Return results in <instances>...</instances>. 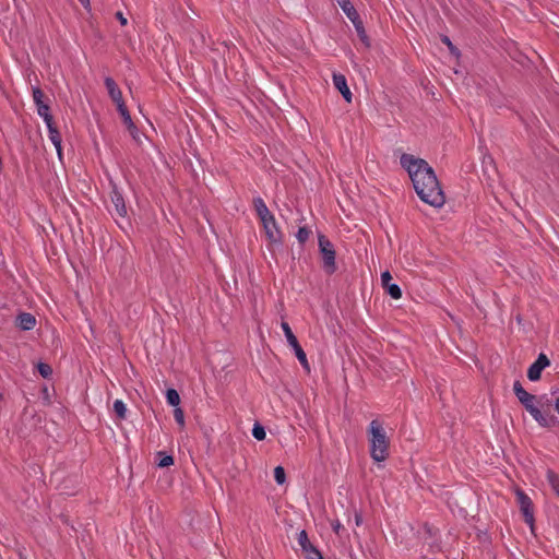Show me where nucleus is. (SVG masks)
Masks as SVG:
<instances>
[{"mask_svg": "<svg viewBox=\"0 0 559 559\" xmlns=\"http://www.w3.org/2000/svg\"><path fill=\"white\" fill-rule=\"evenodd\" d=\"M274 478L277 484L282 485L285 483V471L282 466H276L274 469Z\"/></svg>", "mask_w": 559, "mask_h": 559, "instance_id": "nucleus-27", "label": "nucleus"}, {"mask_svg": "<svg viewBox=\"0 0 559 559\" xmlns=\"http://www.w3.org/2000/svg\"><path fill=\"white\" fill-rule=\"evenodd\" d=\"M370 454L376 462H383L389 455V438L378 420H372L368 428Z\"/></svg>", "mask_w": 559, "mask_h": 559, "instance_id": "nucleus-3", "label": "nucleus"}, {"mask_svg": "<svg viewBox=\"0 0 559 559\" xmlns=\"http://www.w3.org/2000/svg\"><path fill=\"white\" fill-rule=\"evenodd\" d=\"M85 9H90V0H79Z\"/></svg>", "mask_w": 559, "mask_h": 559, "instance_id": "nucleus-34", "label": "nucleus"}, {"mask_svg": "<svg viewBox=\"0 0 559 559\" xmlns=\"http://www.w3.org/2000/svg\"><path fill=\"white\" fill-rule=\"evenodd\" d=\"M105 85L108 94L119 88L116 82L109 76L105 79Z\"/></svg>", "mask_w": 559, "mask_h": 559, "instance_id": "nucleus-30", "label": "nucleus"}, {"mask_svg": "<svg viewBox=\"0 0 559 559\" xmlns=\"http://www.w3.org/2000/svg\"><path fill=\"white\" fill-rule=\"evenodd\" d=\"M116 17L118 19V21L120 22V24H121L122 26L127 25L128 20L124 17V15L122 14V12H117V13H116Z\"/></svg>", "mask_w": 559, "mask_h": 559, "instance_id": "nucleus-31", "label": "nucleus"}, {"mask_svg": "<svg viewBox=\"0 0 559 559\" xmlns=\"http://www.w3.org/2000/svg\"><path fill=\"white\" fill-rule=\"evenodd\" d=\"M309 559H323L322 556L318 557V558H312V557H309Z\"/></svg>", "mask_w": 559, "mask_h": 559, "instance_id": "nucleus-37", "label": "nucleus"}, {"mask_svg": "<svg viewBox=\"0 0 559 559\" xmlns=\"http://www.w3.org/2000/svg\"><path fill=\"white\" fill-rule=\"evenodd\" d=\"M401 164L407 170L418 197L433 207H441L445 198L429 164L409 154L401 156Z\"/></svg>", "mask_w": 559, "mask_h": 559, "instance_id": "nucleus-1", "label": "nucleus"}, {"mask_svg": "<svg viewBox=\"0 0 559 559\" xmlns=\"http://www.w3.org/2000/svg\"><path fill=\"white\" fill-rule=\"evenodd\" d=\"M45 94L39 87H33V99L37 107L38 115L45 122H49L52 116L49 114V106L44 102Z\"/></svg>", "mask_w": 559, "mask_h": 559, "instance_id": "nucleus-8", "label": "nucleus"}, {"mask_svg": "<svg viewBox=\"0 0 559 559\" xmlns=\"http://www.w3.org/2000/svg\"><path fill=\"white\" fill-rule=\"evenodd\" d=\"M37 369L43 378L47 379L52 374V368L48 364L39 362Z\"/></svg>", "mask_w": 559, "mask_h": 559, "instance_id": "nucleus-25", "label": "nucleus"}, {"mask_svg": "<svg viewBox=\"0 0 559 559\" xmlns=\"http://www.w3.org/2000/svg\"><path fill=\"white\" fill-rule=\"evenodd\" d=\"M442 41H443V43H444V44L450 48V50H451L452 52H455V48H454V46L452 45V43H451V40L449 39V37H447V36H445V37H443V38H442Z\"/></svg>", "mask_w": 559, "mask_h": 559, "instance_id": "nucleus-32", "label": "nucleus"}, {"mask_svg": "<svg viewBox=\"0 0 559 559\" xmlns=\"http://www.w3.org/2000/svg\"><path fill=\"white\" fill-rule=\"evenodd\" d=\"M131 138L133 139V141L138 144V145H141L143 143V138L144 134H142L138 128L135 127V124L133 123L132 127H128L127 128Z\"/></svg>", "mask_w": 559, "mask_h": 559, "instance_id": "nucleus-19", "label": "nucleus"}, {"mask_svg": "<svg viewBox=\"0 0 559 559\" xmlns=\"http://www.w3.org/2000/svg\"><path fill=\"white\" fill-rule=\"evenodd\" d=\"M392 280V275L389 271H385L381 274L382 286L386 290V293L394 299H400L402 297V290L396 284L390 283Z\"/></svg>", "mask_w": 559, "mask_h": 559, "instance_id": "nucleus-11", "label": "nucleus"}, {"mask_svg": "<svg viewBox=\"0 0 559 559\" xmlns=\"http://www.w3.org/2000/svg\"><path fill=\"white\" fill-rule=\"evenodd\" d=\"M319 249L323 259V269L328 274H333L336 270L335 250L331 241L323 235L319 236Z\"/></svg>", "mask_w": 559, "mask_h": 559, "instance_id": "nucleus-4", "label": "nucleus"}, {"mask_svg": "<svg viewBox=\"0 0 559 559\" xmlns=\"http://www.w3.org/2000/svg\"><path fill=\"white\" fill-rule=\"evenodd\" d=\"M516 502L520 507V510L524 516V521L533 527L534 525V511H533V502L531 498L521 489L515 490Z\"/></svg>", "mask_w": 559, "mask_h": 559, "instance_id": "nucleus-7", "label": "nucleus"}, {"mask_svg": "<svg viewBox=\"0 0 559 559\" xmlns=\"http://www.w3.org/2000/svg\"><path fill=\"white\" fill-rule=\"evenodd\" d=\"M157 455L159 457L157 463L159 467H168L174 464V457L171 455H166L163 452H158Z\"/></svg>", "mask_w": 559, "mask_h": 559, "instance_id": "nucleus-23", "label": "nucleus"}, {"mask_svg": "<svg viewBox=\"0 0 559 559\" xmlns=\"http://www.w3.org/2000/svg\"><path fill=\"white\" fill-rule=\"evenodd\" d=\"M254 210L260 221L265 219L267 216H271L272 213L269 211L266 204L261 198H255L253 200Z\"/></svg>", "mask_w": 559, "mask_h": 559, "instance_id": "nucleus-17", "label": "nucleus"}, {"mask_svg": "<svg viewBox=\"0 0 559 559\" xmlns=\"http://www.w3.org/2000/svg\"><path fill=\"white\" fill-rule=\"evenodd\" d=\"M513 391L520 403L542 427H550L555 417L548 412L549 401L546 396H536L528 393L519 381L513 384Z\"/></svg>", "mask_w": 559, "mask_h": 559, "instance_id": "nucleus-2", "label": "nucleus"}, {"mask_svg": "<svg viewBox=\"0 0 559 559\" xmlns=\"http://www.w3.org/2000/svg\"><path fill=\"white\" fill-rule=\"evenodd\" d=\"M361 520H362V519H361V515L356 513V515H355V521H356V524H357V525H360Z\"/></svg>", "mask_w": 559, "mask_h": 559, "instance_id": "nucleus-35", "label": "nucleus"}, {"mask_svg": "<svg viewBox=\"0 0 559 559\" xmlns=\"http://www.w3.org/2000/svg\"><path fill=\"white\" fill-rule=\"evenodd\" d=\"M114 411L117 414L118 418L124 419L127 414V407L121 400H116L114 402Z\"/></svg>", "mask_w": 559, "mask_h": 559, "instance_id": "nucleus-20", "label": "nucleus"}, {"mask_svg": "<svg viewBox=\"0 0 559 559\" xmlns=\"http://www.w3.org/2000/svg\"><path fill=\"white\" fill-rule=\"evenodd\" d=\"M109 96H110L111 100L117 105V108L124 105V100H123L122 93H121L120 88L109 93Z\"/></svg>", "mask_w": 559, "mask_h": 559, "instance_id": "nucleus-24", "label": "nucleus"}, {"mask_svg": "<svg viewBox=\"0 0 559 559\" xmlns=\"http://www.w3.org/2000/svg\"><path fill=\"white\" fill-rule=\"evenodd\" d=\"M175 420L181 426H185V414L180 407L175 408L174 411Z\"/></svg>", "mask_w": 559, "mask_h": 559, "instance_id": "nucleus-29", "label": "nucleus"}, {"mask_svg": "<svg viewBox=\"0 0 559 559\" xmlns=\"http://www.w3.org/2000/svg\"><path fill=\"white\" fill-rule=\"evenodd\" d=\"M550 365L548 357L540 353L534 364L527 370V378L531 381H537L540 379L542 371Z\"/></svg>", "mask_w": 559, "mask_h": 559, "instance_id": "nucleus-9", "label": "nucleus"}, {"mask_svg": "<svg viewBox=\"0 0 559 559\" xmlns=\"http://www.w3.org/2000/svg\"><path fill=\"white\" fill-rule=\"evenodd\" d=\"M252 435L259 441L264 440L266 436L264 428L259 424L254 425L252 429Z\"/></svg>", "mask_w": 559, "mask_h": 559, "instance_id": "nucleus-26", "label": "nucleus"}, {"mask_svg": "<svg viewBox=\"0 0 559 559\" xmlns=\"http://www.w3.org/2000/svg\"><path fill=\"white\" fill-rule=\"evenodd\" d=\"M333 84L335 88L342 94L344 99L347 103L352 102V92L349 87L347 86L346 78L343 74L334 73L333 74Z\"/></svg>", "mask_w": 559, "mask_h": 559, "instance_id": "nucleus-12", "label": "nucleus"}, {"mask_svg": "<svg viewBox=\"0 0 559 559\" xmlns=\"http://www.w3.org/2000/svg\"><path fill=\"white\" fill-rule=\"evenodd\" d=\"M332 526H333L334 532L336 534H340V531L342 528V524L338 521H336L335 523L332 524Z\"/></svg>", "mask_w": 559, "mask_h": 559, "instance_id": "nucleus-33", "label": "nucleus"}, {"mask_svg": "<svg viewBox=\"0 0 559 559\" xmlns=\"http://www.w3.org/2000/svg\"><path fill=\"white\" fill-rule=\"evenodd\" d=\"M166 399L168 404L171 406H178L180 403L179 393L175 389H168L166 392Z\"/></svg>", "mask_w": 559, "mask_h": 559, "instance_id": "nucleus-18", "label": "nucleus"}, {"mask_svg": "<svg viewBox=\"0 0 559 559\" xmlns=\"http://www.w3.org/2000/svg\"><path fill=\"white\" fill-rule=\"evenodd\" d=\"M48 131H49V139L55 145L58 156L61 158V136L59 131L53 124L52 119L49 122H46Z\"/></svg>", "mask_w": 559, "mask_h": 559, "instance_id": "nucleus-15", "label": "nucleus"}, {"mask_svg": "<svg viewBox=\"0 0 559 559\" xmlns=\"http://www.w3.org/2000/svg\"><path fill=\"white\" fill-rule=\"evenodd\" d=\"M111 201L114 203L115 210L120 217H124L127 215V207L123 201V198L117 191L112 192Z\"/></svg>", "mask_w": 559, "mask_h": 559, "instance_id": "nucleus-16", "label": "nucleus"}, {"mask_svg": "<svg viewBox=\"0 0 559 559\" xmlns=\"http://www.w3.org/2000/svg\"><path fill=\"white\" fill-rule=\"evenodd\" d=\"M310 230L307 227H300L297 233V239L300 243H304L308 240L310 236Z\"/></svg>", "mask_w": 559, "mask_h": 559, "instance_id": "nucleus-28", "label": "nucleus"}, {"mask_svg": "<svg viewBox=\"0 0 559 559\" xmlns=\"http://www.w3.org/2000/svg\"><path fill=\"white\" fill-rule=\"evenodd\" d=\"M261 224L265 230L267 239L271 242H281L282 235L280 229L277 228L276 221L273 214L271 216H267L265 219L261 221Z\"/></svg>", "mask_w": 559, "mask_h": 559, "instance_id": "nucleus-10", "label": "nucleus"}, {"mask_svg": "<svg viewBox=\"0 0 559 559\" xmlns=\"http://www.w3.org/2000/svg\"><path fill=\"white\" fill-rule=\"evenodd\" d=\"M555 407L556 411L559 413V397L556 400Z\"/></svg>", "mask_w": 559, "mask_h": 559, "instance_id": "nucleus-36", "label": "nucleus"}, {"mask_svg": "<svg viewBox=\"0 0 559 559\" xmlns=\"http://www.w3.org/2000/svg\"><path fill=\"white\" fill-rule=\"evenodd\" d=\"M282 329H283V332L286 336V340L288 342V344L292 346V348L294 349L295 352V355L297 357V359L299 360V362L301 364V366L307 370L309 371L310 370V367H309V364H308V360H307V356H306V353L304 352V349L301 348V346L299 345L298 343V340L297 337L295 336V334L293 333L289 324L285 321L282 322L281 324Z\"/></svg>", "mask_w": 559, "mask_h": 559, "instance_id": "nucleus-5", "label": "nucleus"}, {"mask_svg": "<svg viewBox=\"0 0 559 559\" xmlns=\"http://www.w3.org/2000/svg\"><path fill=\"white\" fill-rule=\"evenodd\" d=\"M117 109H118L119 114L121 115L123 123L126 124V127L127 128L128 127H132L133 121H132L131 116H130V114H129V111L127 109L126 104L122 105L121 107H118Z\"/></svg>", "mask_w": 559, "mask_h": 559, "instance_id": "nucleus-22", "label": "nucleus"}, {"mask_svg": "<svg viewBox=\"0 0 559 559\" xmlns=\"http://www.w3.org/2000/svg\"><path fill=\"white\" fill-rule=\"evenodd\" d=\"M338 5L342 8L347 17L353 22L360 39L368 45L367 35L365 33L361 21L355 8L350 4L349 0H337Z\"/></svg>", "mask_w": 559, "mask_h": 559, "instance_id": "nucleus-6", "label": "nucleus"}, {"mask_svg": "<svg viewBox=\"0 0 559 559\" xmlns=\"http://www.w3.org/2000/svg\"><path fill=\"white\" fill-rule=\"evenodd\" d=\"M547 479L554 491L559 496V476L552 471H548Z\"/></svg>", "mask_w": 559, "mask_h": 559, "instance_id": "nucleus-21", "label": "nucleus"}, {"mask_svg": "<svg viewBox=\"0 0 559 559\" xmlns=\"http://www.w3.org/2000/svg\"><path fill=\"white\" fill-rule=\"evenodd\" d=\"M298 544L300 545L301 549L308 555V558H318L321 556V554L309 542L306 531H301L298 534Z\"/></svg>", "mask_w": 559, "mask_h": 559, "instance_id": "nucleus-13", "label": "nucleus"}, {"mask_svg": "<svg viewBox=\"0 0 559 559\" xmlns=\"http://www.w3.org/2000/svg\"><path fill=\"white\" fill-rule=\"evenodd\" d=\"M36 324V319L33 314L23 312L20 313L16 318V325L24 331H29L34 329Z\"/></svg>", "mask_w": 559, "mask_h": 559, "instance_id": "nucleus-14", "label": "nucleus"}]
</instances>
